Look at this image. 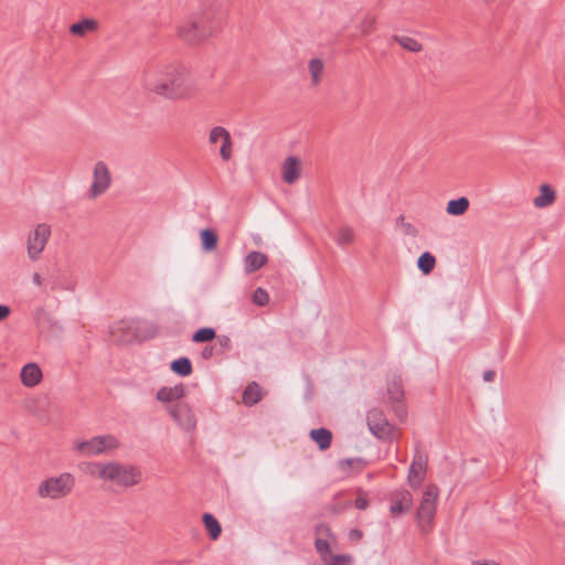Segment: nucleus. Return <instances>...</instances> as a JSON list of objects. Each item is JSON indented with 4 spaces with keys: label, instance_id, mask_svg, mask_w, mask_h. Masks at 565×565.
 <instances>
[{
    "label": "nucleus",
    "instance_id": "obj_45",
    "mask_svg": "<svg viewBox=\"0 0 565 565\" xmlns=\"http://www.w3.org/2000/svg\"><path fill=\"white\" fill-rule=\"evenodd\" d=\"M495 373L492 370H488L483 373V380L486 382H492L494 380Z\"/></svg>",
    "mask_w": 565,
    "mask_h": 565
},
{
    "label": "nucleus",
    "instance_id": "obj_24",
    "mask_svg": "<svg viewBox=\"0 0 565 565\" xmlns=\"http://www.w3.org/2000/svg\"><path fill=\"white\" fill-rule=\"evenodd\" d=\"M202 522L211 540L216 541L222 533V526L220 522L211 513H204L202 515Z\"/></svg>",
    "mask_w": 565,
    "mask_h": 565
},
{
    "label": "nucleus",
    "instance_id": "obj_38",
    "mask_svg": "<svg viewBox=\"0 0 565 565\" xmlns=\"http://www.w3.org/2000/svg\"><path fill=\"white\" fill-rule=\"evenodd\" d=\"M404 216L401 215L397 221L401 222V225L403 227V231L406 235H411V236H417L418 234V231L416 230L415 226H413L411 223H406L404 222Z\"/></svg>",
    "mask_w": 565,
    "mask_h": 565
},
{
    "label": "nucleus",
    "instance_id": "obj_33",
    "mask_svg": "<svg viewBox=\"0 0 565 565\" xmlns=\"http://www.w3.org/2000/svg\"><path fill=\"white\" fill-rule=\"evenodd\" d=\"M216 337V332L213 328H201L198 331H195L192 335V341L196 343L201 342H210L214 340Z\"/></svg>",
    "mask_w": 565,
    "mask_h": 565
},
{
    "label": "nucleus",
    "instance_id": "obj_23",
    "mask_svg": "<svg viewBox=\"0 0 565 565\" xmlns=\"http://www.w3.org/2000/svg\"><path fill=\"white\" fill-rule=\"evenodd\" d=\"M98 23L94 19H83L70 26V32L77 36H84L88 32L97 30Z\"/></svg>",
    "mask_w": 565,
    "mask_h": 565
},
{
    "label": "nucleus",
    "instance_id": "obj_19",
    "mask_svg": "<svg viewBox=\"0 0 565 565\" xmlns=\"http://www.w3.org/2000/svg\"><path fill=\"white\" fill-rule=\"evenodd\" d=\"M185 394L183 384H178L173 387L163 386L157 392V399L163 403H171L179 401Z\"/></svg>",
    "mask_w": 565,
    "mask_h": 565
},
{
    "label": "nucleus",
    "instance_id": "obj_35",
    "mask_svg": "<svg viewBox=\"0 0 565 565\" xmlns=\"http://www.w3.org/2000/svg\"><path fill=\"white\" fill-rule=\"evenodd\" d=\"M315 535H316V539L321 537L323 540H327L328 542H329V540L332 543H334L337 541V536L332 532L331 527L324 523H319L316 525Z\"/></svg>",
    "mask_w": 565,
    "mask_h": 565
},
{
    "label": "nucleus",
    "instance_id": "obj_8",
    "mask_svg": "<svg viewBox=\"0 0 565 565\" xmlns=\"http://www.w3.org/2000/svg\"><path fill=\"white\" fill-rule=\"evenodd\" d=\"M387 396L392 404V409L395 413L396 417L403 422L406 419L407 409L404 403V390L402 377L399 375H393L392 379L387 383Z\"/></svg>",
    "mask_w": 565,
    "mask_h": 565
},
{
    "label": "nucleus",
    "instance_id": "obj_40",
    "mask_svg": "<svg viewBox=\"0 0 565 565\" xmlns=\"http://www.w3.org/2000/svg\"><path fill=\"white\" fill-rule=\"evenodd\" d=\"M354 507L359 510H365L369 507V499L364 494H359L354 500Z\"/></svg>",
    "mask_w": 565,
    "mask_h": 565
},
{
    "label": "nucleus",
    "instance_id": "obj_39",
    "mask_svg": "<svg viewBox=\"0 0 565 565\" xmlns=\"http://www.w3.org/2000/svg\"><path fill=\"white\" fill-rule=\"evenodd\" d=\"M220 153L223 160H228L233 153V143H222Z\"/></svg>",
    "mask_w": 565,
    "mask_h": 565
},
{
    "label": "nucleus",
    "instance_id": "obj_9",
    "mask_svg": "<svg viewBox=\"0 0 565 565\" xmlns=\"http://www.w3.org/2000/svg\"><path fill=\"white\" fill-rule=\"evenodd\" d=\"M51 235V228L46 224H39L28 237V254L32 260H36L43 252Z\"/></svg>",
    "mask_w": 565,
    "mask_h": 565
},
{
    "label": "nucleus",
    "instance_id": "obj_11",
    "mask_svg": "<svg viewBox=\"0 0 565 565\" xmlns=\"http://www.w3.org/2000/svg\"><path fill=\"white\" fill-rule=\"evenodd\" d=\"M315 547L326 565H350L352 563V557L350 555L333 554L331 552L330 542L327 540L317 537L315 541Z\"/></svg>",
    "mask_w": 565,
    "mask_h": 565
},
{
    "label": "nucleus",
    "instance_id": "obj_18",
    "mask_svg": "<svg viewBox=\"0 0 565 565\" xmlns=\"http://www.w3.org/2000/svg\"><path fill=\"white\" fill-rule=\"evenodd\" d=\"M21 382L26 387L36 386L42 380V371L35 363H28L21 370Z\"/></svg>",
    "mask_w": 565,
    "mask_h": 565
},
{
    "label": "nucleus",
    "instance_id": "obj_29",
    "mask_svg": "<svg viewBox=\"0 0 565 565\" xmlns=\"http://www.w3.org/2000/svg\"><path fill=\"white\" fill-rule=\"evenodd\" d=\"M323 62L320 58H312L308 63V72L311 77V82L313 86H317L321 82L322 73H323Z\"/></svg>",
    "mask_w": 565,
    "mask_h": 565
},
{
    "label": "nucleus",
    "instance_id": "obj_34",
    "mask_svg": "<svg viewBox=\"0 0 565 565\" xmlns=\"http://www.w3.org/2000/svg\"><path fill=\"white\" fill-rule=\"evenodd\" d=\"M365 466L366 462L361 458H349L339 461V467L344 471L350 469H356L358 471H361Z\"/></svg>",
    "mask_w": 565,
    "mask_h": 565
},
{
    "label": "nucleus",
    "instance_id": "obj_42",
    "mask_svg": "<svg viewBox=\"0 0 565 565\" xmlns=\"http://www.w3.org/2000/svg\"><path fill=\"white\" fill-rule=\"evenodd\" d=\"M11 309L6 305H0V321L7 319L10 316Z\"/></svg>",
    "mask_w": 565,
    "mask_h": 565
},
{
    "label": "nucleus",
    "instance_id": "obj_12",
    "mask_svg": "<svg viewBox=\"0 0 565 565\" xmlns=\"http://www.w3.org/2000/svg\"><path fill=\"white\" fill-rule=\"evenodd\" d=\"M110 172L103 161L95 164L94 180L90 185L89 196L92 199L103 194L110 185Z\"/></svg>",
    "mask_w": 565,
    "mask_h": 565
},
{
    "label": "nucleus",
    "instance_id": "obj_7",
    "mask_svg": "<svg viewBox=\"0 0 565 565\" xmlns=\"http://www.w3.org/2000/svg\"><path fill=\"white\" fill-rule=\"evenodd\" d=\"M119 446L118 439L113 435L93 437L89 440L77 441L75 450L86 456H95L116 449Z\"/></svg>",
    "mask_w": 565,
    "mask_h": 565
},
{
    "label": "nucleus",
    "instance_id": "obj_25",
    "mask_svg": "<svg viewBox=\"0 0 565 565\" xmlns=\"http://www.w3.org/2000/svg\"><path fill=\"white\" fill-rule=\"evenodd\" d=\"M310 437L318 444L321 450H326L330 447L332 441V433L327 428L312 429Z\"/></svg>",
    "mask_w": 565,
    "mask_h": 565
},
{
    "label": "nucleus",
    "instance_id": "obj_30",
    "mask_svg": "<svg viewBox=\"0 0 565 565\" xmlns=\"http://www.w3.org/2000/svg\"><path fill=\"white\" fill-rule=\"evenodd\" d=\"M436 265V258L429 252L423 253L417 260V266L424 275H428L433 271Z\"/></svg>",
    "mask_w": 565,
    "mask_h": 565
},
{
    "label": "nucleus",
    "instance_id": "obj_2",
    "mask_svg": "<svg viewBox=\"0 0 565 565\" xmlns=\"http://www.w3.org/2000/svg\"><path fill=\"white\" fill-rule=\"evenodd\" d=\"M90 473L103 480L113 481L116 484L129 488L140 483L142 473L138 467L124 466L118 462L93 463Z\"/></svg>",
    "mask_w": 565,
    "mask_h": 565
},
{
    "label": "nucleus",
    "instance_id": "obj_10",
    "mask_svg": "<svg viewBox=\"0 0 565 565\" xmlns=\"http://www.w3.org/2000/svg\"><path fill=\"white\" fill-rule=\"evenodd\" d=\"M168 413L173 420L184 430L190 431L195 428L196 419L192 408L184 402H178L177 404L167 407Z\"/></svg>",
    "mask_w": 565,
    "mask_h": 565
},
{
    "label": "nucleus",
    "instance_id": "obj_44",
    "mask_svg": "<svg viewBox=\"0 0 565 565\" xmlns=\"http://www.w3.org/2000/svg\"><path fill=\"white\" fill-rule=\"evenodd\" d=\"M213 351L214 349L212 347H205L203 350H202V358L203 359H211L213 356Z\"/></svg>",
    "mask_w": 565,
    "mask_h": 565
},
{
    "label": "nucleus",
    "instance_id": "obj_15",
    "mask_svg": "<svg viewBox=\"0 0 565 565\" xmlns=\"http://www.w3.org/2000/svg\"><path fill=\"white\" fill-rule=\"evenodd\" d=\"M390 513L393 518L407 513L413 507V495L407 490H398L391 494Z\"/></svg>",
    "mask_w": 565,
    "mask_h": 565
},
{
    "label": "nucleus",
    "instance_id": "obj_20",
    "mask_svg": "<svg viewBox=\"0 0 565 565\" xmlns=\"http://www.w3.org/2000/svg\"><path fill=\"white\" fill-rule=\"evenodd\" d=\"M267 263V256L260 252H250L244 258L245 271L247 274L255 273Z\"/></svg>",
    "mask_w": 565,
    "mask_h": 565
},
{
    "label": "nucleus",
    "instance_id": "obj_27",
    "mask_svg": "<svg viewBox=\"0 0 565 565\" xmlns=\"http://www.w3.org/2000/svg\"><path fill=\"white\" fill-rule=\"evenodd\" d=\"M392 40L398 43L404 50L412 53H418L423 50L422 43L411 36L395 34L392 36Z\"/></svg>",
    "mask_w": 565,
    "mask_h": 565
},
{
    "label": "nucleus",
    "instance_id": "obj_32",
    "mask_svg": "<svg viewBox=\"0 0 565 565\" xmlns=\"http://www.w3.org/2000/svg\"><path fill=\"white\" fill-rule=\"evenodd\" d=\"M202 247L204 250H213L217 245V234L211 228L201 231Z\"/></svg>",
    "mask_w": 565,
    "mask_h": 565
},
{
    "label": "nucleus",
    "instance_id": "obj_21",
    "mask_svg": "<svg viewBox=\"0 0 565 565\" xmlns=\"http://www.w3.org/2000/svg\"><path fill=\"white\" fill-rule=\"evenodd\" d=\"M243 403L247 406H253L262 401V388L256 382L249 383L243 392Z\"/></svg>",
    "mask_w": 565,
    "mask_h": 565
},
{
    "label": "nucleus",
    "instance_id": "obj_17",
    "mask_svg": "<svg viewBox=\"0 0 565 565\" xmlns=\"http://www.w3.org/2000/svg\"><path fill=\"white\" fill-rule=\"evenodd\" d=\"M301 174V160L298 157L289 156L281 164V178L287 184L295 183Z\"/></svg>",
    "mask_w": 565,
    "mask_h": 565
},
{
    "label": "nucleus",
    "instance_id": "obj_6",
    "mask_svg": "<svg viewBox=\"0 0 565 565\" xmlns=\"http://www.w3.org/2000/svg\"><path fill=\"white\" fill-rule=\"evenodd\" d=\"M367 427L377 439L388 441L393 439L395 427L390 424L384 412L380 408H372L366 415Z\"/></svg>",
    "mask_w": 565,
    "mask_h": 565
},
{
    "label": "nucleus",
    "instance_id": "obj_28",
    "mask_svg": "<svg viewBox=\"0 0 565 565\" xmlns=\"http://www.w3.org/2000/svg\"><path fill=\"white\" fill-rule=\"evenodd\" d=\"M469 207V200L461 196L456 200H450L447 204L446 211L450 215L459 216L466 213Z\"/></svg>",
    "mask_w": 565,
    "mask_h": 565
},
{
    "label": "nucleus",
    "instance_id": "obj_46",
    "mask_svg": "<svg viewBox=\"0 0 565 565\" xmlns=\"http://www.w3.org/2000/svg\"><path fill=\"white\" fill-rule=\"evenodd\" d=\"M472 565H499L495 561H475Z\"/></svg>",
    "mask_w": 565,
    "mask_h": 565
},
{
    "label": "nucleus",
    "instance_id": "obj_3",
    "mask_svg": "<svg viewBox=\"0 0 565 565\" xmlns=\"http://www.w3.org/2000/svg\"><path fill=\"white\" fill-rule=\"evenodd\" d=\"M75 486V478L68 472L57 477H50L43 480L38 488V495L41 499L57 500L67 497Z\"/></svg>",
    "mask_w": 565,
    "mask_h": 565
},
{
    "label": "nucleus",
    "instance_id": "obj_37",
    "mask_svg": "<svg viewBox=\"0 0 565 565\" xmlns=\"http://www.w3.org/2000/svg\"><path fill=\"white\" fill-rule=\"evenodd\" d=\"M375 20L373 18H365L361 21L359 29L363 34H369L374 30Z\"/></svg>",
    "mask_w": 565,
    "mask_h": 565
},
{
    "label": "nucleus",
    "instance_id": "obj_14",
    "mask_svg": "<svg viewBox=\"0 0 565 565\" xmlns=\"http://www.w3.org/2000/svg\"><path fill=\"white\" fill-rule=\"evenodd\" d=\"M34 321L42 334L55 335L62 330L58 321L44 308L34 311Z\"/></svg>",
    "mask_w": 565,
    "mask_h": 565
},
{
    "label": "nucleus",
    "instance_id": "obj_31",
    "mask_svg": "<svg viewBox=\"0 0 565 565\" xmlns=\"http://www.w3.org/2000/svg\"><path fill=\"white\" fill-rule=\"evenodd\" d=\"M355 234L352 227L342 226L338 230L335 242L339 246H347L353 244Z\"/></svg>",
    "mask_w": 565,
    "mask_h": 565
},
{
    "label": "nucleus",
    "instance_id": "obj_47",
    "mask_svg": "<svg viewBox=\"0 0 565 565\" xmlns=\"http://www.w3.org/2000/svg\"><path fill=\"white\" fill-rule=\"evenodd\" d=\"M32 280L36 286H41L43 284L42 277L39 273H34L32 276Z\"/></svg>",
    "mask_w": 565,
    "mask_h": 565
},
{
    "label": "nucleus",
    "instance_id": "obj_16",
    "mask_svg": "<svg viewBox=\"0 0 565 565\" xmlns=\"http://www.w3.org/2000/svg\"><path fill=\"white\" fill-rule=\"evenodd\" d=\"M248 125L236 128L233 132L222 126H215L210 130L209 141H231V138L245 139L253 136L247 131Z\"/></svg>",
    "mask_w": 565,
    "mask_h": 565
},
{
    "label": "nucleus",
    "instance_id": "obj_26",
    "mask_svg": "<svg viewBox=\"0 0 565 565\" xmlns=\"http://www.w3.org/2000/svg\"><path fill=\"white\" fill-rule=\"evenodd\" d=\"M170 369L180 376H189L193 372L192 363L189 358L182 356L171 362Z\"/></svg>",
    "mask_w": 565,
    "mask_h": 565
},
{
    "label": "nucleus",
    "instance_id": "obj_43",
    "mask_svg": "<svg viewBox=\"0 0 565 565\" xmlns=\"http://www.w3.org/2000/svg\"><path fill=\"white\" fill-rule=\"evenodd\" d=\"M218 343L221 347H223L225 350H228L231 347V339L226 335H222L218 338Z\"/></svg>",
    "mask_w": 565,
    "mask_h": 565
},
{
    "label": "nucleus",
    "instance_id": "obj_5",
    "mask_svg": "<svg viewBox=\"0 0 565 565\" xmlns=\"http://www.w3.org/2000/svg\"><path fill=\"white\" fill-rule=\"evenodd\" d=\"M438 493L439 490L435 484L427 486L423 493V498L416 513L417 522L422 531L427 530V526L431 523L435 516Z\"/></svg>",
    "mask_w": 565,
    "mask_h": 565
},
{
    "label": "nucleus",
    "instance_id": "obj_36",
    "mask_svg": "<svg viewBox=\"0 0 565 565\" xmlns=\"http://www.w3.org/2000/svg\"><path fill=\"white\" fill-rule=\"evenodd\" d=\"M253 302L259 307L266 306L269 302L268 292L262 287H258L253 294Z\"/></svg>",
    "mask_w": 565,
    "mask_h": 565
},
{
    "label": "nucleus",
    "instance_id": "obj_1",
    "mask_svg": "<svg viewBox=\"0 0 565 565\" xmlns=\"http://www.w3.org/2000/svg\"><path fill=\"white\" fill-rule=\"evenodd\" d=\"M140 87L146 94L178 100L190 95L193 83L184 66L164 63L146 68L140 75Z\"/></svg>",
    "mask_w": 565,
    "mask_h": 565
},
{
    "label": "nucleus",
    "instance_id": "obj_4",
    "mask_svg": "<svg viewBox=\"0 0 565 565\" xmlns=\"http://www.w3.org/2000/svg\"><path fill=\"white\" fill-rule=\"evenodd\" d=\"M212 33V29L203 17L190 18L179 26V36L191 44L206 40Z\"/></svg>",
    "mask_w": 565,
    "mask_h": 565
},
{
    "label": "nucleus",
    "instance_id": "obj_13",
    "mask_svg": "<svg viewBox=\"0 0 565 565\" xmlns=\"http://www.w3.org/2000/svg\"><path fill=\"white\" fill-rule=\"evenodd\" d=\"M427 463V455L416 451L408 469V482L413 489L419 488L424 481Z\"/></svg>",
    "mask_w": 565,
    "mask_h": 565
},
{
    "label": "nucleus",
    "instance_id": "obj_22",
    "mask_svg": "<svg viewBox=\"0 0 565 565\" xmlns=\"http://www.w3.org/2000/svg\"><path fill=\"white\" fill-rule=\"evenodd\" d=\"M556 198L555 191L548 184H542L540 186V195H537L533 203L536 207H546L554 203Z\"/></svg>",
    "mask_w": 565,
    "mask_h": 565
},
{
    "label": "nucleus",
    "instance_id": "obj_41",
    "mask_svg": "<svg viewBox=\"0 0 565 565\" xmlns=\"http://www.w3.org/2000/svg\"><path fill=\"white\" fill-rule=\"evenodd\" d=\"M348 537L351 542H359L363 537V532L359 529H352L348 533Z\"/></svg>",
    "mask_w": 565,
    "mask_h": 565
}]
</instances>
